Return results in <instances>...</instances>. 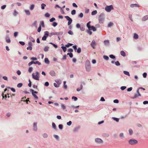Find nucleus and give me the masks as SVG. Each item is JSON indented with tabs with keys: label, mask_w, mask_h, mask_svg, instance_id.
<instances>
[{
	"label": "nucleus",
	"mask_w": 148,
	"mask_h": 148,
	"mask_svg": "<svg viewBox=\"0 0 148 148\" xmlns=\"http://www.w3.org/2000/svg\"><path fill=\"white\" fill-rule=\"evenodd\" d=\"M85 67L86 71L87 72H89L91 69L90 62L89 60H87L86 62Z\"/></svg>",
	"instance_id": "f257e3e1"
},
{
	"label": "nucleus",
	"mask_w": 148,
	"mask_h": 148,
	"mask_svg": "<svg viewBox=\"0 0 148 148\" xmlns=\"http://www.w3.org/2000/svg\"><path fill=\"white\" fill-rule=\"evenodd\" d=\"M105 15L104 14L101 13L99 16V23L103 24L104 21Z\"/></svg>",
	"instance_id": "f03ea898"
},
{
	"label": "nucleus",
	"mask_w": 148,
	"mask_h": 148,
	"mask_svg": "<svg viewBox=\"0 0 148 148\" xmlns=\"http://www.w3.org/2000/svg\"><path fill=\"white\" fill-rule=\"evenodd\" d=\"M64 17L68 21V25L69 26V28L70 29H72V26L71 25H70L73 21L72 18L68 16H65Z\"/></svg>",
	"instance_id": "7ed1b4c3"
},
{
	"label": "nucleus",
	"mask_w": 148,
	"mask_h": 148,
	"mask_svg": "<svg viewBox=\"0 0 148 148\" xmlns=\"http://www.w3.org/2000/svg\"><path fill=\"white\" fill-rule=\"evenodd\" d=\"M36 75H34V73H32V78L36 80H39V72L38 71H36Z\"/></svg>",
	"instance_id": "20e7f679"
},
{
	"label": "nucleus",
	"mask_w": 148,
	"mask_h": 148,
	"mask_svg": "<svg viewBox=\"0 0 148 148\" xmlns=\"http://www.w3.org/2000/svg\"><path fill=\"white\" fill-rule=\"evenodd\" d=\"M128 143L130 145H133L137 144L138 141L136 140L131 139L128 141Z\"/></svg>",
	"instance_id": "39448f33"
},
{
	"label": "nucleus",
	"mask_w": 148,
	"mask_h": 148,
	"mask_svg": "<svg viewBox=\"0 0 148 148\" xmlns=\"http://www.w3.org/2000/svg\"><path fill=\"white\" fill-rule=\"evenodd\" d=\"M114 9L113 6L112 5H110L109 6L107 5L105 8V10L108 12H109L111 11V10Z\"/></svg>",
	"instance_id": "423d86ee"
},
{
	"label": "nucleus",
	"mask_w": 148,
	"mask_h": 148,
	"mask_svg": "<svg viewBox=\"0 0 148 148\" xmlns=\"http://www.w3.org/2000/svg\"><path fill=\"white\" fill-rule=\"evenodd\" d=\"M49 32L48 31H45L44 32V34L42 37V40H43L45 41L47 39V38L49 36Z\"/></svg>",
	"instance_id": "0eeeda50"
},
{
	"label": "nucleus",
	"mask_w": 148,
	"mask_h": 148,
	"mask_svg": "<svg viewBox=\"0 0 148 148\" xmlns=\"http://www.w3.org/2000/svg\"><path fill=\"white\" fill-rule=\"evenodd\" d=\"M88 30H92L93 32H95L96 31L97 29L96 27L93 26H90L87 27Z\"/></svg>",
	"instance_id": "6e6552de"
},
{
	"label": "nucleus",
	"mask_w": 148,
	"mask_h": 148,
	"mask_svg": "<svg viewBox=\"0 0 148 148\" xmlns=\"http://www.w3.org/2000/svg\"><path fill=\"white\" fill-rule=\"evenodd\" d=\"M95 141L97 143H101L103 142V140L101 138H97L95 139Z\"/></svg>",
	"instance_id": "1a4fd4ad"
},
{
	"label": "nucleus",
	"mask_w": 148,
	"mask_h": 148,
	"mask_svg": "<svg viewBox=\"0 0 148 148\" xmlns=\"http://www.w3.org/2000/svg\"><path fill=\"white\" fill-rule=\"evenodd\" d=\"M140 89H142L144 90H145V88H143L142 87H140L139 88H138L136 90V92H137V93L138 94V96H141V95L139 93V90Z\"/></svg>",
	"instance_id": "9d476101"
},
{
	"label": "nucleus",
	"mask_w": 148,
	"mask_h": 148,
	"mask_svg": "<svg viewBox=\"0 0 148 148\" xmlns=\"http://www.w3.org/2000/svg\"><path fill=\"white\" fill-rule=\"evenodd\" d=\"M96 45V42L95 40H93L91 43L90 44V45L92 47V48L95 49V47L94 46L95 45Z\"/></svg>",
	"instance_id": "9b49d317"
},
{
	"label": "nucleus",
	"mask_w": 148,
	"mask_h": 148,
	"mask_svg": "<svg viewBox=\"0 0 148 148\" xmlns=\"http://www.w3.org/2000/svg\"><path fill=\"white\" fill-rule=\"evenodd\" d=\"M104 44L106 46H108L110 45L109 40H106L104 41Z\"/></svg>",
	"instance_id": "f8f14e48"
},
{
	"label": "nucleus",
	"mask_w": 148,
	"mask_h": 148,
	"mask_svg": "<svg viewBox=\"0 0 148 148\" xmlns=\"http://www.w3.org/2000/svg\"><path fill=\"white\" fill-rule=\"evenodd\" d=\"M5 40L6 42L8 43H10L11 42V40L10 38V37L8 36H7L5 37Z\"/></svg>",
	"instance_id": "ddd939ff"
},
{
	"label": "nucleus",
	"mask_w": 148,
	"mask_h": 148,
	"mask_svg": "<svg viewBox=\"0 0 148 148\" xmlns=\"http://www.w3.org/2000/svg\"><path fill=\"white\" fill-rule=\"evenodd\" d=\"M130 7L132 8H134L135 7H140V5L136 3L132 4L130 5Z\"/></svg>",
	"instance_id": "4468645a"
},
{
	"label": "nucleus",
	"mask_w": 148,
	"mask_h": 148,
	"mask_svg": "<svg viewBox=\"0 0 148 148\" xmlns=\"http://www.w3.org/2000/svg\"><path fill=\"white\" fill-rule=\"evenodd\" d=\"M148 19V15H146L143 16L142 19V20L143 21H145Z\"/></svg>",
	"instance_id": "2eb2a0df"
},
{
	"label": "nucleus",
	"mask_w": 148,
	"mask_h": 148,
	"mask_svg": "<svg viewBox=\"0 0 148 148\" xmlns=\"http://www.w3.org/2000/svg\"><path fill=\"white\" fill-rule=\"evenodd\" d=\"M50 75L52 76H56V73L53 71H51L49 72Z\"/></svg>",
	"instance_id": "dca6fc26"
},
{
	"label": "nucleus",
	"mask_w": 148,
	"mask_h": 148,
	"mask_svg": "<svg viewBox=\"0 0 148 148\" xmlns=\"http://www.w3.org/2000/svg\"><path fill=\"white\" fill-rule=\"evenodd\" d=\"M52 127L55 130H57V127L56 125V124L54 122H53L52 123Z\"/></svg>",
	"instance_id": "f3484780"
},
{
	"label": "nucleus",
	"mask_w": 148,
	"mask_h": 148,
	"mask_svg": "<svg viewBox=\"0 0 148 148\" xmlns=\"http://www.w3.org/2000/svg\"><path fill=\"white\" fill-rule=\"evenodd\" d=\"M55 81L57 83V84L59 85H60L61 84L62 82L61 80L59 79H56L55 80Z\"/></svg>",
	"instance_id": "a211bd4d"
},
{
	"label": "nucleus",
	"mask_w": 148,
	"mask_h": 148,
	"mask_svg": "<svg viewBox=\"0 0 148 148\" xmlns=\"http://www.w3.org/2000/svg\"><path fill=\"white\" fill-rule=\"evenodd\" d=\"M45 63L47 64H49L50 62L49 60L47 58H45Z\"/></svg>",
	"instance_id": "6ab92c4d"
},
{
	"label": "nucleus",
	"mask_w": 148,
	"mask_h": 148,
	"mask_svg": "<svg viewBox=\"0 0 148 148\" xmlns=\"http://www.w3.org/2000/svg\"><path fill=\"white\" fill-rule=\"evenodd\" d=\"M32 96L34 97V99L35 100H36L38 99V97L35 94H34L33 92H32Z\"/></svg>",
	"instance_id": "aec40b11"
},
{
	"label": "nucleus",
	"mask_w": 148,
	"mask_h": 148,
	"mask_svg": "<svg viewBox=\"0 0 148 148\" xmlns=\"http://www.w3.org/2000/svg\"><path fill=\"white\" fill-rule=\"evenodd\" d=\"M32 96L34 97V99L35 100H36L38 99V97L35 94H34L33 92H32Z\"/></svg>",
	"instance_id": "412c9836"
},
{
	"label": "nucleus",
	"mask_w": 148,
	"mask_h": 148,
	"mask_svg": "<svg viewBox=\"0 0 148 148\" xmlns=\"http://www.w3.org/2000/svg\"><path fill=\"white\" fill-rule=\"evenodd\" d=\"M121 55L123 57H125L126 56V53L125 52L123 51H121L120 52Z\"/></svg>",
	"instance_id": "4be33fe9"
},
{
	"label": "nucleus",
	"mask_w": 148,
	"mask_h": 148,
	"mask_svg": "<svg viewBox=\"0 0 148 148\" xmlns=\"http://www.w3.org/2000/svg\"><path fill=\"white\" fill-rule=\"evenodd\" d=\"M29 39L31 42H35V40L31 36H29Z\"/></svg>",
	"instance_id": "5701e85b"
},
{
	"label": "nucleus",
	"mask_w": 148,
	"mask_h": 148,
	"mask_svg": "<svg viewBox=\"0 0 148 148\" xmlns=\"http://www.w3.org/2000/svg\"><path fill=\"white\" fill-rule=\"evenodd\" d=\"M66 46H62L61 47V48L62 49L63 51L64 52H65L66 50Z\"/></svg>",
	"instance_id": "b1692460"
},
{
	"label": "nucleus",
	"mask_w": 148,
	"mask_h": 148,
	"mask_svg": "<svg viewBox=\"0 0 148 148\" xmlns=\"http://www.w3.org/2000/svg\"><path fill=\"white\" fill-rule=\"evenodd\" d=\"M25 12L26 14L27 15H30L31 14L29 10H25Z\"/></svg>",
	"instance_id": "393cba45"
},
{
	"label": "nucleus",
	"mask_w": 148,
	"mask_h": 148,
	"mask_svg": "<svg viewBox=\"0 0 148 148\" xmlns=\"http://www.w3.org/2000/svg\"><path fill=\"white\" fill-rule=\"evenodd\" d=\"M112 119L117 122H119V119L118 118L113 117H112Z\"/></svg>",
	"instance_id": "a878e982"
},
{
	"label": "nucleus",
	"mask_w": 148,
	"mask_h": 148,
	"mask_svg": "<svg viewBox=\"0 0 148 148\" xmlns=\"http://www.w3.org/2000/svg\"><path fill=\"white\" fill-rule=\"evenodd\" d=\"M138 96V94H135L134 95V96L132 97L131 99H134L137 98Z\"/></svg>",
	"instance_id": "bb28decb"
},
{
	"label": "nucleus",
	"mask_w": 148,
	"mask_h": 148,
	"mask_svg": "<svg viewBox=\"0 0 148 148\" xmlns=\"http://www.w3.org/2000/svg\"><path fill=\"white\" fill-rule=\"evenodd\" d=\"M80 29L81 31H84L85 30V26L84 25L81 26Z\"/></svg>",
	"instance_id": "cd10ccee"
},
{
	"label": "nucleus",
	"mask_w": 148,
	"mask_h": 148,
	"mask_svg": "<svg viewBox=\"0 0 148 148\" xmlns=\"http://www.w3.org/2000/svg\"><path fill=\"white\" fill-rule=\"evenodd\" d=\"M123 73L125 75H127L129 76H130V75L129 73L127 71H124Z\"/></svg>",
	"instance_id": "c85d7f7f"
},
{
	"label": "nucleus",
	"mask_w": 148,
	"mask_h": 148,
	"mask_svg": "<svg viewBox=\"0 0 148 148\" xmlns=\"http://www.w3.org/2000/svg\"><path fill=\"white\" fill-rule=\"evenodd\" d=\"M97 13V11L96 10H94L91 12V15H94L96 14Z\"/></svg>",
	"instance_id": "c756f323"
},
{
	"label": "nucleus",
	"mask_w": 148,
	"mask_h": 148,
	"mask_svg": "<svg viewBox=\"0 0 148 148\" xmlns=\"http://www.w3.org/2000/svg\"><path fill=\"white\" fill-rule=\"evenodd\" d=\"M90 31L91 30L87 29L86 30V32L90 35H91L92 34V32Z\"/></svg>",
	"instance_id": "7c9ffc66"
},
{
	"label": "nucleus",
	"mask_w": 148,
	"mask_h": 148,
	"mask_svg": "<svg viewBox=\"0 0 148 148\" xmlns=\"http://www.w3.org/2000/svg\"><path fill=\"white\" fill-rule=\"evenodd\" d=\"M103 58L106 60H108L109 59V57L108 56L106 55H104L103 56Z\"/></svg>",
	"instance_id": "2f4dec72"
},
{
	"label": "nucleus",
	"mask_w": 148,
	"mask_h": 148,
	"mask_svg": "<svg viewBox=\"0 0 148 148\" xmlns=\"http://www.w3.org/2000/svg\"><path fill=\"white\" fill-rule=\"evenodd\" d=\"M113 25V23L112 22L109 23L108 25V27H110L112 26Z\"/></svg>",
	"instance_id": "473e14b6"
},
{
	"label": "nucleus",
	"mask_w": 148,
	"mask_h": 148,
	"mask_svg": "<svg viewBox=\"0 0 148 148\" xmlns=\"http://www.w3.org/2000/svg\"><path fill=\"white\" fill-rule=\"evenodd\" d=\"M138 38V35L136 34H134V39H136Z\"/></svg>",
	"instance_id": "72a5a7b5"
},
{
	"label": "nucleus",
	"mask_w": 148,
	"mask_h": 148,
	"mask_svg": "<svg viewBox=\"0 0 148 148\" xmlns=\"http://www.w3.org/2000/svg\"><path fill=\"white\" fill-rule=\"evenodd\" d=\"M49 47L48 46H46L44 48V50L45 52H47L48 51Z\"/></svg>",
	"instance_id": "f704fd0d"
},
{
	"label": "nucleus",
	"mask_w": 148,
	"mask_h": 148,
	"mask_svg": "<svg viewBox=\"0 0 148 148\" xmlns=\"http://www.w3.org/2000/svg\"><path fill=\"white\" fill-rule=\"evenodd\" d=\"M46 6V5L45 4L43 3H42L41 5V9L42 10L44 9L45 8V7Z\"/></svg>",
	"instance_id": "c9c22d12"
},
{
	"label": "nucleus",
	"mask_w": 148,
	"mask_h": 148,
	"mask_svg": "<svg viewBox=\"0 0 148 148\" xmlns=\"http://www.w3.org/2000/svg\"><path fill=\"white\" fill-rule=\"evenodd\" d=\"M79 128V127H76L73 130V132H75L77 131Z\"/></svg>",
	"instance_id": "e433bc0d"
},
{
	"label": "nucleus",
	"mask_w": 148,
	"mask_h": 148,
	"mask_svg": "<svg viewBox=\"0 0 148 148\" xmlns=\"http://www.w3.org/2000/svg\"><path fill=\"white\" fill-rule=\"evenodd\" d=\"M73 45V44L68 43H67V44L65 45V46H66V47H69L72 46Z\"/></svg>",
	"instance_id": "4c0bfd02"
},
{
	"label": "nucleus",
	"mask_w": 148,
	"mask_h": 148,
	"mask_svg": "<svg viewBox=\"0 0 148 148\" xmlns=\"http://www.w3.org/2000/svg\"><path fill=\"white\" fill-rule=\"evenodd\" d=\"M66 81H64V88L65 89H67V86L66 84Z\"/></svg>",
	"instance_id": "58836bf2"
},
{
	"label": "nucleus",
	"mask_w": 148,
	"mask_h": 148,
	"mask_svg": "<svg viewBox=\"0 0 148 148\" xmlns=\"http://www.w3.org/2000/svg\"><path fill=\"white\" fill-rule=\"evenodd\" d=\"M109 57L111 59H115L116 58L115 56L113 54H110L109 55Z\"/></svg>",
	"instance_id": "ea45409f"
},
{
	"label": "nucleus",
	"mask_w": 148,
	"mask_h": 148,
	"mask_svg": "<svg viewBox=\"0 0 148 148\" xmlns=\"http://www.w3.org/2000/svg\"><path fill=\"white\" fill-rule=\"evenodd\" d=\"M84 16L83 14L81 12L78 15V17L80 18H82Z\"/></svg>",
	"instance_id": "a19ab883"
},
{
	"label": "nucleus",
	"mask_w": 148,
	"mask_h": 148,
	"mask_svg": "<svg viewBox=\"0 0 148 148\" xmlns=\"http://www.w3.org/2000/svg\"><path fill=\"white\" fill-rule=\"evenodd\" d=\"M129 132L130 135H131L133 133V131L131 129H130L129 130Z\"/></svg>",
	"instance_id": "79ce46f5"
},
{
	"label": "nucleus",
	"mask_w": 148,
	"mask_h": 148,
	"mask_svg": "<svg viewBox=\"0 0 148 148\" xmlns=\"http://www.w3.org/2000/svg\"><path fill=\"white\" fill-rule=\"evenodd\" d=\"M45 16L47 18H49L50 16V14L49 13L47 12L45 14Z\"/></svg>",
	"instance_id": "37998d69"
},
{
	"label": "nucleus",
	"mask_w": 148,
	"mask_h": 148,
	"mask_svg": "<svg viewBox=\"0 0 148 148\" xmlns=\"http://www.w3.org/2000/svg\"><path fill=\"white\" fill-rule=\"evenodd\" d=\"M63 126L62 124H59L58 125V128L60 130H62L63 129Z\"/></svg>",
	"instance_id": "c03bdc74"
},
{
	"label": "nucleus",
	"mask_w": 148,
	"mask_h": 148,
	"mask_svg": "<svg viewBox=\"0 0 148 148\" xmlns=\"http://www.w3.org/2000/svg\"><path fill=\"white\" fill-rule=\"evenodd\" d=\"M41 25H40V24L39 26L38 27V29H37L38 32H40L41 31Z\"/></svg>",
	"instance_id": "a18cd8bd"
},
{
	"label": "nucleus",
	"mask_w": 148,
	"mask_h": 148,
	"mask_svg": "<svg viewBox=\"0 0 148 148\" xmlns=\"http://www.w3.org/2000/svg\"><path fill=\"white\" fill-rule=\"evenodd\" d=\"M23 85V84L22 83H19L17 85V87L18 88H21V87Z\"/></svg>",
	"instance_id": "49530a36"
},
{
	"label": "nucleus",
	"mask_w": 148,
	"mask_h": 148,
	"mask_svg": "<svg viewBox=\"0 0 148 148\" xmlns=\"http://www.w3.org/2000/svg\"><path fill=\"white\" fill-rule=\"evenodd\" d=\"M63 32L62 31L58 32L57 36H60L62 35L63 34Z\"/></svg>",
	"instance_id": "de8ad7c7"
},
{
	"label": "nucleus",
	"mask_w": 148,
	"mask_h": 148,
	"mask_svg": "<svg viewBox=\"0 0 148 148\" xmlns=\"http://www.w3.org/2000/svg\"><path fill=\"white\" fill-rule=\"evenodd\" d=\"M77 52L78 53H81V49L80 47H78V49H77Z\"/></svg>",
	"instance_id": "09e8293b"
},
{
	"label": "nucleus",
	"mask_w": 148,
	"mask_h": 148,
	"mask_svg": "<svg viewBox=\"0 0 148 148\" xmlns=\"http://www.w3.org/2000/svg\"><path fill=\"white\" fill-rule=\"evenodd\" d=\"M76 12V11L75 10H72L71 12V14L72 15H74L75 14Z\"/></svg>",
	"instance_id": "8fccbe9b"
},
{
	"label": "nucleus",
	"mask_w": 148,
	"mask_h": 148,
	"mask_svg": "<svg viewBox=\"0 0 148 148\" xmlns=\"http://www.w3.org/2000/svg\"><path fill=\"white\" fill-rule=\"evenodd\" d=\"M23 101L24 102H26L27 104L28 103V102L29 101V102H30L31 101L29 100V98H28L25 100H24Z\"/></svg>",
	"instance_id": "3c124183"
},
{
	"label": "nucleus",
	"mask_w": 148,
	"mask_h": 148,
	"mask_svg": "<svg viewBox=\"0 0 148 148\" xmlns=\"http://www.w3.org/2000/svg\"><path fill=\"white\" fill-rule=\"evenodd\" d=\"M42 136L44 138H47L48 137V135L47 134L45 133L42 134Z\"/></svg>",
	"instance_id": "603ef678"
},
{
	"label": "nucleus",
	"mask_w": 148,
	"mask_h": 148,
	"mask_svg": "<svg viewBox=\"0 0 148 148\" xmlns=\"http://www.w3.org/2000/svg\"><path fill=\"white\" fill-rule=\"evenodd\" d=\"M103 135L104 137H107L109 136V134L108 133H103Z\"/></svg>",
	"instance_id": "864d4df0"
},
{
	"label": "nucleus",
	"mask_w": 148,
	"mask_h": 148,
	"mask_svg": "<svg viewBox=\"0 0 148 148\" xmlns=\"http://www.w3.org/2000/svg\"><path fill=\"white\" fill-rule=\"evenodd\" d=\"M40 24L41 25V26H42L43 27H45V26L44 23L43 21H42L40 22Z\"/></svg>",
	"instance_id": "5fc2aeb1"
},
{
	"label": "nucleus",
	"mask_w": 148,
	"mask_h": 148,
	"mask_svg": "<svg viewBox=\"0 0 148 148\" xmlns=\"http://www.w3.org/2000/svg\"><path fill=\"white\" fill-rule=\"evenodd\" d=\"M8 88L10 89L13 92H15L16 91L15 89L14 88L8 87Z\"/></svg>",
	"instance_id": "6e6d98bb"
},
{
	"label": "nucleus",
	"mask_w": 148,
	"mask_h": 148,
	"mask_svg": "<svg viewBox=\"0 0 148 148\" xmlns=\"http://www.w3.org/2000/svg\"><path fill=\"white\" fill-rule=\"evenodd\" d=\"M58 23L56 22H53L52 24V25L54 27H56Z\"/></svg>",
	"instance_id": "4d7b16f0"
},
{
	"label": "nucleus",
	"mask_w": 148,
	"mask_h": 148,
	"mask_svg": "<svg viewBox=\"0 0 148 148\" xmlns=\"http://www.w3.org/2000/svg\"><path fill=\"white\" fill-rule=\"evenodd\" d=\"M34 4H32L31 5L30 7V9L31 10H32L34 8Z\"/></svg>",
	"instance_id": "13d9d810"
},
{
	"label": "nucleus",
	"mask_w": 148,
	"mask_h": 148,
	"mask_svg": "<svg viewBox=\"0 0 148 148\" xmlns=\"http://www.w3.org/2000/svg\"><path fill=\"white\" fill-rule=\"evenodd\" d=\"M30 91L32 92H33L34 94H37L38 93V92L34 91L33 89H31L30 90Z\"/></svg>",
	"instance_id": "bf43d9fd"
},
{
	"label": "nucleus",
	"mask_w": 148,
	"mask_h": 148,
	"mask_svg": "<svg viewBox=\"0 0 148 148\" xmlns=\"http://www.w3.org/2000/svg\"><path fill=\"white\" fill-rule=\"evenodd\" d=\"M115 64L117 66H119L120 65V64L119 61H117L115 62Z\"/></svg>",
	"instance_id": "052dcab7"
},
{
	"label": "nucleus",
	"mask_w": 148,
	"mask_h": 148,
	"mask_svg": "<svg viewBox=\"0 0 148 148\" xmlns=\"http://www.w3.org/2000/svg\"><path fill=\"white\" fill-rule=\"evenodd\" d=\"M68 33L69 34L72 35L73 34V32L71 30L69 31L68 32Z\"/></svg>",
	"instance_id": "680f3d73"
},
{
	"label": "nucleus",
	"mask_w": 148,
	"mask_h": 148,
	"mask_svg": "<svg viewBox=\"0 0 148 148\" xmlns=\"http://www.w3.org/2000/svg\"><path fill=\"white\" fill-rule=\"evenodd\" d=\"M33 69V68L32 67H29L28 69V72L30 73L32 71Z\"/></svg>",
	"instance_id": "e2e57ef3"
},
{
	"label": "nucleus",
	"mask_w": 148,
	"mask_h": 148,
	"mask_svg": "<svg viewBox=\"0 0 148 148\" xmlns=\"http://www.w3.org/2000/svg\"><path fill=\"white\" fill-rule=\"evenodd\" d=\"M72 99L74 100L75 101H76L77 100V98L75 96H73L72 97Z\"/></svg>",
	"instance_id": "0e129e2a"
},
{
	"label": "nucleus",
	"mask_w": 148,
	"mask_h": 148,
	"mask_svg": "<svg viewBox=\"0 0 148 148\" xmlns=\"http://www.w3.org/2000/svg\"><path fill=\"white\" fill-rule=\"evenodd\" d=\"M56 20V19L54 17H52L49 20V21L50 22H53L54 21H55Z\"/></svg>",
	"instance_id": "69168bd1"
},
{
	"label": "nucleus",
	"mask_w": 148,
	"mask_h": 148,
	"mask_svg": "<svg viewBox=\"0 0 148 148\" xmlns=\"http://www.w3.org/2000/svg\"><path fill=\"white\" fill-rule=\"evenodd\" d=\"M61 106L63 110H65L66 108L64 104H61Z\"/></svg>",
	"instance_id": "338daca9"
},
{
	"label": "nucleus",
	"mask_w": 148,
	"mask_h": 148,
	"mask_svg": "<svg viewBox=\"0 0 148 148\" xmlns=\"http://www.w3.org/2000/svg\"><path fill=\"white\" fill-rule=\"evenodd\" d=\"M126 88V86H122L121 87L120 89L122 90H123Z\"/></svg>",
	"instance_id": "774afa93"
}]
</instances>
